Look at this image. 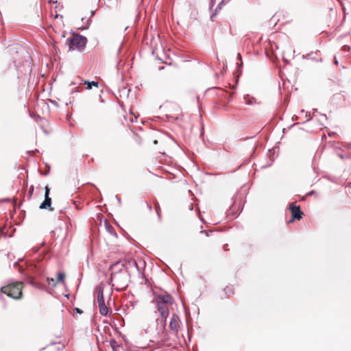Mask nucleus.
Wrapping results in <instances>:
<instances>
[{"label":"nucleus","mask_w":351,"mask_h":351,"mask_svg":"<svg viewBox=\"0 0 351 351\" xmlns=\"http://www.w3.org/2000/svg\"><path fill=\"white\" fill-rule=\"evenodd\" d=\"M45 196H49V191H50V189L49 188L48 186H46L45 188Z\"/></svg>","instance_id":"17"},{"label":"nucleus","mask_w":351,"mask_h":351,"mask_svg":"<svg viewBox=\"0 0 351 351\" xmlns=\"http://www.w3.org/2000/svg\"><path fill=\"white\" fill-rule=\"evenodd\" d=\"M112 286L116 287L117 290H123L128 286L126 275L122 273H116L111 275Z\"/></svg>","instance_id":"2"},{"label":"nucleus","mask_w":351,"mask_h":351,"mask_svg":"<svg viewBox=\"0 0 351 351\" xmlns=\"http://www.w3.org/2000/svg\"><path fill=\"white\" fill-rule=\"evenodd\" d=\"M85 19H86L85 18H82V22H85Z\"/></svg>","instance_id":"23"},{"label":"nucleus","mask_w":351,"mask_h":351,"mask_svg":"<svg viewBox=\"0 0 351 351\" xmlns=\"http://www.w3.org/2000/svg\"><path fill=\"white\" fill-rule=\"evenodd\" d=\"M179 318L176 315H173L171 318V321L169 323V327L171 330L174 331H177L179 328Z\"/></svg>","instance_id":"7"},{"label":"nucleus","mask_w":351,"mask_h":351,"mask_svg":"<svg viewBox=\"0 0 351 351\" xmlns=\"http://www.w3.org/2000/svg\"><path fill=\"white\" fill-rule=\"evenodd\" d=\"M85 19H86L85 18H82V22H85Z\"/></svg>","instance_id":"22"},{"label":"nucleus","mask_w":351,"mask_h":351,"mask_svg":"<svg viewBox=\"0 0 351 351\" xmlns=\"http://www.w3.org/2000/svg\"><path fill=\"white\" fill-rule=\"evenodd\" d=\"M90 13H91V16H93V15H94V14H95V11H93V10H92V11L90 12Z\"/></svg>","instance_id":"21"},{"label":"nucleus","mask_w":351,"mask_h":351,"mask_svg":"<svg viewBox=\"0 0 351 351\" xmlns=\"http://www.w3.org/2000/svg\"><path fill=\"white\" fill-rule=\"evenodd\" d=\"M289 208L291 212L292 219L290 221H293L294 219L300 220L302 219L303 213L301 211L300 206L294 204H291Z\"/></svg>","instance_id":"4"},{"label":"nucleus","mask_w":351,"mask_h":351,"mask_svg":"<svg viewBox=\"0 0 351 351\" xmlns=\"http://www.w3.org/2000/svg\"><path fill=\"white\" fill-rule=\"evenodd\" d=\"M69 50H82L86 44V38L79 34L73 35L66 40Z\"/></svg>","instance_id":"1"},{"label":"nucleus","mask_w":351,"mask_h":351,"mask_svg":"<svg viewBox=\"0 0 351 351\" xmlns=\"http://www.w3.org/2000/svg\"><path fill=\"white\" fill-rule=\"evenodd\" d=\"M51 199L49 196H45V200L41 203L39 208L40 209H45L47 208H51Z\"/></svg>","instance_id":"11"},{"label":"nucleus","mask_w":351,"mask_h":351,"mask_svg":"<svg viewBox=\"0 0 351 351\" xmlns=\"http://www.w3.org/2000/svg\"><path fill=\"white\" fill-rule=\"evenodd\" d=\"M230 0H220V2L219 3L218 5L216 7L215 10V13L212 14L210 16V19L212 21H214L213 18L215 16L217 15V14L221 10L223 5H224L226 3H227ZM216 2V0H210V10H212L213 5H215Z\"/></svg>","instance_id":"6"},{"label":"nucleus","mask_w":351,"mask_h":351,"mask_svg":"<svg viewBox=\"0 0 351 351\" xmlns=\"http://www.w3.org/2000/svg\"><path fill=\"white\" fill-rule=\"evenodd\" d=\"M75 311L79 313H82V311L81 310H80L79 308H75Z\"/></svg>","instance_id":"20"},{"label":"nucleus","mask_w":351,"mask_h":351,"mask_svg":"<svg viewBox=\"0 0 351 351\" xmlns=\"http://www.w3.org/2000/svg\"><path fill=\"white\" fill-rule=\"evenodd\" d=\"M157 306V309L161 316V317L163 319L164 323L165 324L166 319L167 317L169 316V308L168 304H156Z\"/></svg>","instance_id":"5"},{"label":"nucleus","mask_w":351,"mask_h":351,"mask_svg":"<svg viewBox=\"0 0 351 351\" xmlns=\"http://www.w3.org/2000/svg\"><path fill=\"white\" fill-rule=\"evenodd\" d=\"M47 282L49 285L56 286V282L53 278H47Z\"/></svg>","instance_id":"16"},{"label":"nucleus","mask_w":351,"mask_h":351,"mask_svg":"<svg viewBox=\"0 0 351 351\" xmlns=\"http://www.w3.org/2000/svg\"><path fill=\"white\" fill-rule=\"evenodd\" d=\"M104 285L103 284H100L97 287V302L104 301Z\"/></svg>","instance_id":"8"},{"label":"nucleus","mask_w":351,"mask_h":351,"mask_svg":"<svg viewBox=\"0 0 351 351\" xmlns=\"http://www.w3.org/2000/svg\"><path fill=\"white\" fill-rule=\"evenodd\" d=\"M238 56H239V58H241V55H240L239 53L238 54Z\"/></svg>","instance_id":"25"},{"label":"nucleus","mask_w":351,"mask_h":351,"mask_svg":"<svg viewBox=\"0 0 351 351\" xmlns=\"http://www.w3.org/2000/svg\"><path fill=\"white\" fill-rule=\"evenodd\" d=\"M156 211L158 217H160V208L158 206H156Z\"/></svg>","instance_id":"18"},{"label":"nucleus","mask_w":351,"mask_h":351,"mask_svg":"<svg viewBox=\"0 0 351 351\" xmlns=\"http://www.w3.org/2000/svg\"><path fill=\"white\" fill-rule=\"evenodd\" d=\"M98 306L99 309V313L101 315L106 316L108 313V308L105 304L104 301L98 302Z\"/></svg>","instance_id":"9"},{"label":"nucleus","mask_w":351,"mask_h":351,"mask_svg":"<svg viewBox=\"0 0 351 351\" xmlns=\"http://www.w3.org/2000/svg\"><path fill=\"white\" fill-rule=\"evenodd\" d=\"M110 345L113 351H123V347L120 346L114 339L110 341Z\"/></svg>","instance_id":"10"},{"label":"nucleus","mask_w":351,"mask_h":351,"mask_svg":"<svg viewBox=\"0 0 351 351\" xmlns=\"http://www.w3.org/2000/svg\"><path fill=\"white\" fill-rule=\"evenodd\" d=\"M91 23V19L89 18L88 19H86V24L82 27H80V29H86L88 28L90 24Z\"/></svg>","instance_id":"14"},{"label":"nucleus","mask_w":351,"mask_h":351,"mask_svg":"<svg viewBox=\"0 0 351 351\" xmlns=\"http://www.w3.org/2000/svg\"><path fill=\"white\" fill-rule=\"evenodd\" d=\"M33 191H34V186H31L29 189V193H30V195H32L33 193Z\"/></svg>","instance_id":"19"},{"label":"nucleus","mask_w":351,"mask_h":351,"mask_svg":"<svg viewBox=\"0 0 351 351\" xmlns=\"http://www.w3.org/2000/svg\"><path fill=\"white\" fill-rule=\"evenodd\" d=\"M154 301L156 304H165L168 305H171L174 302L172 296L168 293L156 295L154 298Z\"/></svg>","instance_id":"3"},{"label":"nucleus","mask_w":351,"mask_h":351,"mask_svg":"<svg viewBox=\"0 0 351 351\" xmlns=\"http://www.w3.org/2000/svg\"><path fill=\"white\" fill-rule=\"evenodd\" d=\"M228 290V287L225 289V291H227Z\"/></svg>","instance_id":"24"},{"label":"nucleus","mask_w":351,"mask_h":351,"mask_svg":"<svg viewBox=\"0 0 351 351\" xmlns=\"http://www.w3.org/2000/svg\"><path fill=\"white\" fill-rule=\"evenodd\" d=\"M244 99L247 105H253L256 103V99L254 97H250L249 95L245 96Z\"/></svg>","instance_id":"12"},{"label":"nucleus","mask_w":351,"mask_h":351,"mask_svg":"<svg viewBox=\"0 0 351 351\" xmlns=\"http://www.w3.org/2000/svg\"><path fill=\"white\" fill-rule=\"evenodd\" d=\"M84 84H87V87H86V88H87L88 90L91 89L92 86H94L97 87V86H98V84H99L97 82H95V81H92L91 82H88V81H85V82H84Z\"/></svg>","instance_id":"13"},{"label":"nucleus","mask_w":351,"mask_h":351,"mask_svg":"<svg viewBox=\"0 0 351 351\" xmlns=\"http://www.w3.org/2000/svg\"><path fill=\"white\" fill-rule=\"evenodd\" d=\"M64 278V274L63 273H59L58 274L57 282L62 281Z\"/></svg>","instance_id":"15"}]
</instances>
